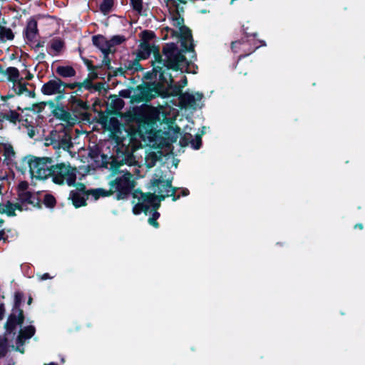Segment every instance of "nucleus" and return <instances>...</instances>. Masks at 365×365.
<instances>
[{
	"label": "nucleus",
	"instance_id": "obj_43",
	"mask_svg": "<svg viewBox=\"0 0 365 365\" xmlns=\"http://www.w3.org/2000/svg\"><path fill=\"white\" fill-rule=\"evenodd\" d=\"M111 53V50L108 51L103 52V58L102 61V64L104 65L108 70H112L113 68L111 66V60L109 57V54Z\"/></svg>",
	"mask_w": 365,
	"mask_h": 365
},
{
	"label": "nucleus",
	"instance_id": "obj_3",
	"mask_svg": "<svg viewBox=\"0 0 365 365\" xmlns=\"http://www.w3.org/2000/svg\"><path fill=\"white\" fill-rule=\"evenodd\" d=\"M170 70L163 71L157 74V78L150 81V85L145 87L146 90H143V93L148 100H153L155 98L160 97L162 98H169L170 96L176 97L182 94V86L175 83Z\"/></svg>",
	"mask_w": 365,
	"mask_h": 365
},
{
	"label": "nucleus",
	"instance_id": "obj_10",
	"mask_svg": "<svg viewBox=\"0 0 365 365\" xmlns=\"http://www.w3.org/2000/svg\"><path fill=\"white\" fill-rule=\"evenodd\" d=\"M70 109L73 115V124H76L79 120V115L83 111H88L90 109V105L87 101H83L81 99L78 98L76 96H71L68 99Z\"/></svg>",
	"mask_w": 365,
	"mask_h": 365
},
{
	"label": "nucleus",
	"instance_id": "obj_47",
	"mask_svg": "<svg viewBox=\"0 0 365 365\" xmlns=\"http://www.w3.org/2000/svg\"><path fill=\"white\" fill-rule=\"evenodd\" d=\"M192 135L190 133H185L180 139V145L181 147H186L190 144Z\"/></svg>",
	"mask_w": 365,
	"mask_h": 365
},
{
	"label": "nucleus",
	"instance_id": "obj_24",
	"mask_svg": "<svg viewBox=\"0 0 365 365\" xmlns=\"http://www.w3.org/2000/svg\"><path fill=\"white\" fill-rule=\"evenodd\" d=\"M152 53V50L150 48V43H140L138 46V51L136 54V56L138 58L145 60L148 59L150 54Z\"/></svg>",
	"mask_w": 365,
	"mask_h": 365
},
{
	"label": "nucleus",
	"instance_id": "obj_49",
	"mask_svg": "<svg viewBox=\"0 0 365 365\" xmlns=\"http://www.w3.org/2000/svg\"><path fill=\"white\" fill-rule=\"evenodd\" d=\"M142 60L143 59L138 58V56H136L134 60H133V72L143 71L144 70V68L140 63V61Z\"/></svg>",
	"mask_w": 365,
	"mask_h": 365
},
{
	"label": "nucleus",
	"instance_id": "obj_17",
	"mask_svg": "<svg viewBox=\"0 0 365 365\" xmlns=\"http://www.w3.org/2000/svg\"><path fill=\"white\" fill-rule=\"evenodd\" d=\"M196 104V99L193 94L187 92L180 94L179 96V106L181 108H195Z\"/></svg>",
	"mask_w": 365,
	"mask_h": 365
},
{
	"label": "nucleus",
	"instance_id": "obj_23",
	"mask_svg": "<svg viewBox=\"0 0 365 365\" xmlns=\"http://www.w3.org/2000/svg\"><path fill=\"white\" fill-rule=\"evenodd\" d=\"M56 73L62 78H71L76 74V70L71 66H58Z\"/></svg>",
	"mask_w": 365,
	"mask_h": 365
},
{
	"label": "nucleus",
	"instance_id": "obj_18",
	"mask_svg": "<svg viewBox=\"0 0 365 365\" xmlns=\"http://www.w3.org/2000/svg\"><path fill=\"white\" fill-rule=\"evenodd\" d=\"M4 161L7 165H13L14 159L16 157V152L13 145L10 143H1Z\"/></svg>",
	"mask_w": 365,
	"mask_h": 365
},
{
	"label": "nucleus",
	"instance_id": "obj_52",
	"mask_svg": "<svg viewBox=\"0 0 365 365\" xmlns=\"http://www.w3.org/2000/svg\"><path fill=\"white\" fill-rule=\"evenodd\" d=\"M83 62L89 71L97 70L101 67V66H93V62L87 58H83Z\"/></svg>",
	"mask_w": 365,
	"mask_h": 365
},
{
	"label": "nucleus",
	"instance_id": "obj_51",
	"mask_svg": "<svg viewBox=\"0 0 365 365\" xmlns=\"http://www.w3.org/2000/svg\"><path fill=\"white\" fill-rule=\"evenodd\" d=\"M29 187V184L27 181H21L19 185H17V187H16V192L17 193L18 192H24V191H28V188Z\"/></svg>",
	"mask_w": 365,
	"mask_h": 365
},
{
	"label": "nucleus",
	"instance_id": "obj_21",
	"mask_svg": "<svg viewBox=\"0 0 365 365\" xmlns=\"http://www.w3.org/2000/svg\"><path fill=\"white\" fill-rule=\"evenodd\" d=\"M68 199L71 200L72 203L76 208H79L87 205L86 199L76 190L70 191Z\"/></svg>",
	"mask_w": 365,
	"mask_h": 365
},
{
	"label": "nucleus",
	"instance_id": "obj_20",
	"mask_svg": "<svg viewBox=\"0 0 365 365\" xmlns=\"http://www.w3.org/2000/svg\"><path fill=\"white\" fill-rule=\"evenodd\" d=\"M0 72L7 76V80L10 82H12L13 84H15L16 82L19 81L20 78V73L17 68L16 67H8L6 70H3L1 65H0Z\"/></svg>",
	"mask_w": 365,
	"mask_h": 365
},
{
	"label": "nucleus",
	"instance_id": "obj_30",
	"mask_svg": "<svg viewBox=\"0 0 365 365\" xmlns=\"http://www.w3.org/2000/svg\"><path fill=\"white\" fill-rule=\"evenodd\" d=\"M24 296L21 292H16L14 294V302L12 308L13 312H19L22 310L21 306L24 302Z\"/></svg>",
	"mask_w": 365,
	"mask_h": 365
},
{
	"label": "nucleus",
	"instance_id": "obj_64",
	"mask_svg": "<svg viewBox=\"0 0 365 365\" xmlns=\"http://www.w3.org/2000/svg\"><path fill=\"white\" fill-rule=\"evenodd\" d=\"M23 205L24 204H21L20 202H19L14 203L15 211L16 210H19V211H23L24 210Z\"/></svg>",
	"mask_w": 365,
	"mask_h": 365
},
{
	"label": "nucleus",
	"instance_id": "obj_57",
	"mask_svg": "<svg viewBox=\"0 0 365 365\" xmlns=\"http://www.w3.org/2000/svg\"><path fill=\"white\" fill-rule=\"evenodd\" d=\"M125 71L124 68L120 67L113 71V76H125Z\"/></svg>",
	"mask_w": 365,
	"mask_h": 365
},
{
	"label": "nucleus",
	"instance_id": "obj_25",
	"mask_svg": "<svg viewBox=\"0 0 365 365\" xmlns=\"http://www.w3.org/2000/svg\"><path fill=\"white\" fill-rule=\"evenodd\" d=\"M91 195L94 200H98L101 197H109L112 195V191L104 188L89 189L88 196Z\"/></svg>",
	"mask_w": 365,
	"mask_h": 365
},
{
	"label": "nucleus",
	"instance_id": "obj_41",
	"mask_svg": "<svg viewBox=\"0 0 365 365\" xmlns=\"http://www.w3.org/2000/svg\"><path fill=\"white\" fill-rule=\"evenodd\" d=\"M170 19L173 21V26L180 29V26H185V19L183 16L170 14Z\"/></svg>",
	"mask_w": 365,
	"mask_h": 365
},
{
	"label": "nucleus",
	"instance_id": "obj_15",
	"mask_svg": "<svg viewBox=\"0 0 365 365\" xmlns=\"http://www.w3.org/2000/svg\"><path fill=\"white\" fill-rule=\"evenodd\" d=\"M18 200L21 204H29L32 205L34 207L37 209H41L42 205L40 197H36V202L31 201V198L34 197V193L30 191H24L17 193Z\"/></svg>",
	"mask_w": 365,
	"mask_h": 365
},
{
	"label": "nucleus",
	"instance_id": "obj_39",
	"mask_svg": "<svg viewBox=\"0 0 365 365\" xmlns=\"http://www.w3.org/2000/svg\"><path fill=\"white\" fill-rule=\"evenodd\" d=\"M142 42L149 43V41L155 38V34L151 30H144L140 33Z\"/></svg>",
	"mask_w": 365,
	"mask_h": 365
},
{
	"label": "nucleus",
	"instance_id": "obj_63",
	"mask_svg": "<svg viewBox=\"0 0 365 365\" xmlns=\"http://www.w3.org/2000/svg\"><path fill=\"white\" fill-rule=\"evenodd\" d=\"M101 101L99 98H96L95 100V101L93 102V105H92V107H93V110L94 112H97V110H96V107L98 106H101Z\"/></svg>",
	"mask_w": 365,
	"mask_h": 365
},
{
	"label": "nucleus",
	"instance_id": "obj_50",
	"mask_svg": "<svg viewBox=\"0 0 365 365\" xmlns=\"http://www.w3.org/2000/svg\"><path fill=\"white\" fill-rule=\"evenodd\" d=\"M72 187H76V190L78 192H81L86 195L88 196V190H86V187L85 185V184H83V182H76V180L75 181V185H73Z\"/></svg>",
	"mask_w": 365,
	"mask_h": 365
},
{
	"label": "nucleus",
	"instance_id": "obj_56",
	"mask_svg": "<svg viewBox=\"0 0 365 365\" xmlns=\"http://www.w3.org/2000/svg\"><path fill=\"white\" fill-rule=\"evenodd\" d=\"M91 117V114L87 111H83L81 114L79 115V120H82L83 121L89 122Z\"/></svg>",
	"mask_w": 365,
	"mask_h": 365
},
{
	"label": "nucleus",
	"instance_id": "obj_42",
	"mask_svg": "<svg viewBox=\"0 0 365 365\" xmlns=\"http://www.w3.org/2000/svg\"><path fill=\"white\" fill-rule=\"evenodd\" d=\"M4 213H6L9 217H14L16 215L14 203L8 200L4 206Z\"/></svg>",
	"mask_w": 365,
	"mask_h": 365
},
{
	"label": "nucleus",
	"instance_id": "obj_36",
	"mask_svg": "<svg viewBox=\"0 0 365 365\" xmlns=\"http://www.w3.org/2000/svg\"><path fill=\"white\" fill-rule=\"evenodd\" d=\"M43 204L47 208L53 209L56 205V200L55 197L50 194L46 193L44 195L43 202L41 204Z\"/></svg>",
	"mask_w": 365,
	"mask_h": 365
},
{
	"label": "nucleus",
	"instance_id": "obj_8",
	"mask_svg": "<svg viewBox=\"0 0 365 365\" xmlns=\"http://www.w3.org/2000/svg\"><path fill=\"white\" fill-rule=\"evenodd\" d=\"M176 38H180V39L182 48L180 49V51L182 53L184 54V53L191 52L192 53L190 58L191 61H196L197 54L194 49L195 44L191 29L185 25L180 26L179 31H178Z\"/></svg>",
	"mask_w": 365,
	"mask_h": 365
},
{
	"label": "nucleus",
	"instance_id": "obj_7",
	"mask_svg": "<svg viewBox=\"0 0 365 365\" xmlns=\"http://www.w3.org/2000/svg\"><path fill=\"white\" fill-rule=\"evenodd\" d=\"M150 85V81H143L141 84L138 85L136 87H128L119 91L118 96L123 98H130V103L132 104L148 103L151 100H148L145 98L143 90H146L145 87Z\"/></svg>",
	"mask_w": 365,
	"mask_h": 365
},
{
	"label": "nucleus",
	"instance_id": "obj_35",
	"mask_svg": "<svg viewBox=\"0 0 365 365\" xmlns=\"http://www.w3.org/2000/svg\"><path fill=\"white\" fill-rule=\"evenodd\" d=\"M64 47L65 43L60 38H54L51 41V48L56 52V54L59 53Z\"/></svg>",
	"mask_w": 365,
	"mask_h": 365
},
{
	"label": "nucleus",
	"instance_id": "obj_2",
	"mask_svg": "<svg viewBox=\"0 0 365 365\" xmlns=\"http://www.w3.org/2000/svg\"><path fill=\"white\" fill-rule=\"evenodd\" d=\"M150 183L153 187H158V195H155L154 192H143L140 189L135 190L132 195L133 198L138 199V202L133 207L134 215H140L141 212L148 215L150 205H154L155 209H159L161 201L168 197H171L173 201L180 198V195H176L180 188L173 187L171 180L154 178L151 180Z\"/></svg>",
	"mask_w": 365,
	"mask_h": 365
},
{
	"label": "nucleus",
	"instance_id": "obj_1",
	"mask_svg": "<svg viewBox=\"0 0 365 365\" xmlns=\"http://www.w3.org/2000/svg\"><path fill=\"white\" fill-rule=\"evenodd\" d=\"M150 48L153 55V59L150 61L152 69L144 73L143 81H152L157 78L158 73L165 70L182 71L186 67V72L188 73L187 67L190 61L182 53L176 43H165L161 52L158 46L153 44Z\"/></svg>",
	"mask_w": 365,
	"mask_h": 365
},
{
	"label": "nucleus",
	"instance_id": "obj_11",
	"mask_svg": "<svg viewBox=\"0 0 365 365\" xmlns=\"http://www.w3.org/2000/svg\"><path fill=\"white\" fill-rule=\"evenodd\" d=\"M4 120H8L14 124H16L17 122L21 123L26 128L34 127L33 121L29 120L28 115H22L14 110H9L8 113L0 112V122Z\"/></svg>",
	"mask_w": 365,
	"mask_h": 365
},
{
	"label": "nucleus",
	"instance_id": "obj_28",
	"mask_svg": "<svg viewBox=\"0 0 365 365\" xmlns=\"http://www.w3.org/2000/svg\"><path fill=\"white\" fill-rule=\"evenodd\" d=\"M14 38V34L10 28L4 27L0 25V40L6 41H11Z\"/></svg>",
	"mask_w": 365,
	"mask_h": 365
},
{
	"label": "nucleus",
	"instance_id": "obj_4",
	"mask_svg": "<svg viewBox=\"0 0 365 365\" xmlns=\"http://www.w3.org/2000/svg\"><path fill=\"white\" fill-rule=\"evenodd\" d=\"M125 117L128 122L136 124L137 132L141 137L153 133L160 120L158 113L143 107L133 108L125 113Z\"/></svg>",
	"mask_w": 365,
	"mask_h": 365
},
{
	"label": "nucleus",
	"instance_id": "obj_13",
	"mask_svg": "<svg viewBox=\"0 0 365 365\" xmlns=\"http://www.w3.org/2000/svg\"><path fill=\"white\" fill-rule=\"evenodd\" d=\"M25 320V316L23 310L19 312H11L7 319L4 325L6 333L11 334L16 330V326H21Z\"/></svg>",
	"mask_w": 365,
	"mask_h": 365
},
{
	"label": "nucleus",
	"instance_id": "obj_22",
	"mask_svg": "<svg viewBox=\"0 0 365 365\" xmlns=\"http://www.w3.org/2000/svg\"><path fill=\"white\" fill-rule=\"evenodd\" d=\"M54 141H58V146L65 150H68L73 146L71 137L66 132L63 133L62 137L58 136V140L55 138L52 139V143H53Z\"/></svg>",
	"mask_w": 365,
	"mask_h": 365
},
{
	"label": "nucleus",
	"instance_id": "obj_19",
	"mask_svg": "<svg viewBox=\"0 0 365 365\" xmlns=\"http://www.w3.org/2000/svg\"><path fill=\"white\" fill-rule=\"evenodd\" d=\"M92 42L102 53L110 51L108 41L101 34L93 36Z\"/></svg>",
	"mask_w": 365,
	"mask_h": 365
},
{
	"label": "nucleus",
	"instance_id": "obj_38",
	"mask_svg": "<svg viewBox=\"0 0 365 365\" xmlns=\"http://www.w3.org/2000/svg\"><path fill=\"white\" fill-rule=\"evenodd\" d=\"M126 41V38L123 35H115L108 40L110 49L115 46L120 45Z\"/></svg>",
	"mask_w": 365,
	"mask_h": 365
},
{
	"label": "nucleus",
	"instance_id": "obj_9",
	"mask_svg": "<svg viewBox=\"0 0 365 365\" xmlns=\"http://www.w3.org/2000/svg\"><path fill=\"white\" fill-rule=\"evenodd\" d=\"M23 36L26 43L34 44L37 41L39 36L38 29V22L34 16H31L26 23V27L23 31Z\"/></svg>",
	"mask_w": 365,
	"mask_h": 365
},
{
	"label": "nucleus",
	"instance_id": "obj_54",
	"mask_svg": "<svg viewBox=\"0 0 365 365\" xmlns=\"http://www.w3.org/2000/svg\"><path fill=\"white\" fill-rule=\"evenodd\" d=\"M65 88H68L70 89H74V88H77L78 90L80 91L79 90V82L66 83V82L63 81L62 88H63L65 90Z\"/></svg>",
	"mask_w": 365,
	"mask_h": 365
},
{
	"label": "nucleus",
	"instance_id": "obj_14",
	"mask_svg": "<svg viewBox=\"0 0 365 365\" xmlns=\"http://www.w3.org/2000/svg\"><path fill=\"white\" fill-rule=\"evenodd\" d=\"M39 165H38L36 178L40 180L47 179L51 175V168L53 163L51 158H40Z\"/></svg>",
	"mask_w": 365,
	"mask_h": 365
},
{
	"label": "nucleus",
	"instance_id": "obj_59",
	"mask_svg": "<svg viewBox=\"0 0 365 365\" xmlns=\"http://www.w3.org/2000/svg\"><path fill=\"white\" fill-rule=\"evenodd\" d=\"M103 88H104V83L99 82V83L94 84V86L93 87L92 89H93L96 91L100 92Z\"/></svg>",
	"mask_w": 365,
	"mask_h": 365
},
{
	"label": "nucleus",
	"instance_id": "obj_33",
	"mask_svg": "<svg viewBox=\"0 0 365 365\" xmlns=\"http://www.w3.org/2000/svg\"><path fill=\"white\" fill-rule=\"evenodd\" d=\"M46 105V102H40V103H34L32 107H27L24 109L21 108L20 106H18L17 110H21V111L30 110V111H34L36 113H39L42 112V110L44 109Z\"/></svg>",
	"mask_w": 365,
	"mask_h": 365
},
{
	"label": "nucleus",
	"instance_id": "obj_26",
	"mask_svg": "<svg viewBox=\"0 0 365 365\" xmlns=\"http://www.w3.org/2000/svg\"><path fill=\"white\" fill-rule=\"evenodd\" d=\"M30 155L24 157L19 162H13L16 169L22 174H24L29 170Z\"/></svg>",
	"mask_w": 365,
	"mask_h": 365
},
{
	"label": "nucleus",
	"instance_id": "obj_12",
	"mask_svg": "<svg viewBox=\"0 0 365 365\" xmlns=\"http://www.w3.org/2000/svg\"><path fill=\"white\" fill-rule=\"evenodd\" d=\"M62 84L63 81L55 76L53 79L49 80L42 86L41 91L46 96L65 94L66 91L62 88Z\"/></svg>",
	"mask_w": 365,
	"mask_h": 365
},
{
	"label": "nucleus",
	"instance_id": "obj_31",
	"mask_svg": "<svg viewBox=\"0 0 365 365\" xmlns=\"http://www.w3.org/2000/svg\"><path fill=\"white\" fill-rule=\"evenodd\" d=\"M113 6L114 0H103L99 5V10L103 14L108 15L111 11Z\"/></svg>",
	"mask_w": 365,
	"mask_h": 365
},
{
	"label": "nucleus",
	"instance_id": "obj_34",
	"mask_svg": "<svg viewBox=\"0 0 365 365\" xmlns=\"http://www.w3.org/2000/svg\"><path fill=\"white\" fill-rule=\"evenodd\" d=\"M125 105L123 100L116 96H113L111 98L110 101V108L115 110V112H118Z\"/></svg>",
	"mask_w": 365,
	"mask_h": 365
},
{
	"label": "nucleus",
	"instance_id": "obj_32",
	"mask_svg": "<svg viewBox=\"0 0 365 365\" xmlns=\"http://www.w3.org/2000/svg\"><path fill=\"white\" fill-rule=\"evenodd\" d=\"M106 128L110 130L111 133H117L120 131V124L119 120L114 117L108 118V123Z\"/></svg>",
	"mask_w": 365,
	"mask_h": 365
},
{
	"label": "nucleus",
	"instance_id": "obj_48",
	"mask_svg": "<svg viewBox=\"0 0 365 365\" xmlns=\"http://www.w3.org/2000/svg\"><path fill=\"white\" fill-rule=\"evenodd\" d=\"M172 4L175 7V9L173 11H170V14L183 16V14L185 12L184 8L182 6H180L175 1H173V4Z\"/></svg>",
	"mask_w": 365,
	"mask_h": 365
},
{
	"label": "nucleus",
	"instance_id": "obj_61",
	"mask_svg": "<svg viewBox=\"0 0 365 365\" xmlns=\"http://www.w3.org/2000/svg\"><path fill=\"white\" fill-rule=\"evenodd\" d=\"M125 71H133V61H128L124 63Z\"/></svg>",
	"mask_w": 365,
	"mask_h": 365
},
{
	"label": "nucleus",
	"instance_id": "obj_27",
	"mask_svg": "<svg viewBox=\"0 0 365 365\" xmlns=\"http://www.w3.org/2000/svg\"><path fill=\"white\" fill-rule=\"evenodd\" d=\"M39 157H36L30 155L29 158V171L32 178H36L38 165H39L40 161Z\"/></svg>",
	"mask_w": 365,
	"mask_h": 365
},
{
	"label": "nucleus",
	"instance_id": "obj_6",
	"mask_svg": "<svg viewBox=\"0 0 365 365\" xmlns=\"http://www.w3.org/2000/svg\"><path fill=\"white\" fill-rule=\"evenodd\" d=\"M52 180L55 184L63 185L66 183L68 186L75 185L76 180L77 169L72 167L69 163L66 165L63 163L53 165L51 168Z\"/></svg>",
	"mask_w": 365,
	"mask_h": 365
},
{
	"label": "nucleus",
	"instance_id": "obj_29",
	"mask_svg": "<svg viewBox=\"0 0 365 365\" xmlns=\"http://www.w3.org/2000/svg\"><path fill=\"white\" fill-rule=\"evenodd\" d=\"M23 78H21L19 81L16 82L13 85V90L17 95H21L22 93L27 91V86H34L33 84H29L28 83H23Z\"/></svg>",
	"mask_w": 365,
	"mask_h": 365
},
{
	"label": "nucleus",
	"instance_id": "obj_16",
	"mask_svg": "<svg viewBox=\"0 0 365 365\" xmlns=\"http://www.w3.org/2000/svg\"><path fill=\"white\" fill-rule=\"evenodd\" d=\"M53 116L61 120V121H63L71 125H73L74 124L72 123V121L73 120V117L72 116V114L64 109L63 106H57L55 107V108L52 111Z\"/></svg>",
	"mask_w": 365,
	"mask_h": 365
},
{
	"label": "nucleus",
	"instance_id": "obj_58",
	"mask_svg": "<svg viewBox=\"0 0 365 365\" xmlns=\"http://www.w3.org/2000/svg\"><path fill=\"white\" fill-rule=\"evenodd\" d=\"M148 222L149 225L154 227L155 228H158L160 227L158 220L151 216L148 218Z\"/></svg>",
	"mask_w": 365,
	"mask_h": 365
},
{
	"label": "nucleus",
	"instance_id": "obj_37",
	"mask_svg": "<svg viewBox=\"0 0 365 365\" xmlns=\"http://www.w3.org/2000/svg\"><path fill=\"white\" fill-rule=\"evenodd\" d=\"M19 332L21 336H24L26 339H29L35 334L36 328L32 325L26 326L21 329Z\"/></svg>",
	"mask_w": 365,
	"mask_h": 365
},
{
	"label": "nucleus",
	"instance_id": "obj_44",
	"mask_svg": "<svg viewBox=\"0 0 365 365\" xmlns=\"http://www.w3.org/2000/svg\"><path fill=\"white\" fill-rule=\"evenodd\" d=\"M130 4L133 10L141 14L143 11V0H130Z\"/></svg>",
	"mask_w": 365,
	"mask_h": 365
},
{
	"label": "nucleus",
	"instance_id": "obj_60",
	"mask_svg": "<svg viewBox=\"0 0 365 365\" xmlns=\"http://www.w3.org/2000/svg\"><path fill=\"white\" fill-rule=\"evenodd\" d=\"M98 73L96 72V70L90 71V73L88 76V78H91V80L93 81V80L98 78Z\"/></svg>",
	"mask_w": 365,
	"mask_h": 365
},
{
	"label": "nucleus",
	"instance_id": "obj_45",
	"mask_svg": "<svg viewBox=\"0 0 365 365\" xmlns=\"http://www.w3.org/2000/svg\"><path fill=\"white\" fill-rule=\"evenodd\" d=\"M190 145L193 149L199 150L202 146L201 135L197 134L195 135V139L191 138Z\"/></svg>",
	"mask_w": 365,
	"mask_h": 365
},
{
	"label": "nucleus",
	"instance_id": "obj_53",
	"mask_svg": "<svg viewBox=\"0 0 365 365\" xmlns=\"http://www.w3.org/2000/svg\"><path fill=\"white\" fill-rule=\"evenodd\" d=\"M166 31V34L165 35V36L163 38V39H167L168 38V34L170 33V36L172 38H175V37H177V34H178V31L173 29H171L168 26H166L163 29V31Z\"/></svg>",
	"mask_w": 365,
	"mask_h": 365
},
{
	"label": "nucleus",
	"instance_id": "obj_40",
	"mask_svg": "<svg viewBox=\"0 0 365 365\" xmlns=\"http://www.w3.org/2000/svg\"><path fill=\"white\" fill-rule=\"evenodd\" d=\"M108 113H105L103 111L98 112V117L96 119V122L101 124L103 128H106L108 123V114L111 113L109 109H107Z\"/></svg>",
	"mask_w": 365,
	"mask_h": 365
},
{
	"label": "nucleus",
	"instance_id": "obj_46",
	"mask_svg": "<svg viewBox=\"0 0 365 365\" xmlns=\"http://www.w3.org/2000/svg\"><path fill=\"white\" fill-rule=\"evenodd\" d=\"M93 86L94 84L93 83L92 81L91 80V78H88V77L83 82H79L80 91H81L82 88L91 91Z\"/></svg>",
	"mask_w": 365,
	"mask_h": 365
},
{
	"label": "nucleus",
	"instance_id": "obj_62",
	"mask_svg": "<svg viewBox=\"0 0 365 365\" xmlns=\"http://www.w3.org/2000/svg\"><path fill=\"white\" fill-rule=\"evenodd\" d=\"M5 315V306L4 303H0V321L2 320Z\"/></svg>",
	"mask_w": 365,
	"mask_h": 365
},
{
	"label": "nucleus",
	"instance_id": "obj_55",
	"mask_svg": "<svg viewBox=\"0 0 365 365\" xmlns=\"http://www.w3.org/2000/svg\"><path fill=\"white\" fill-rule=\"evenodd\" d=\"M158 209H155L154 205H150V210L148 211V213H151V217L158 219L160 216V213L158 211Z\"/></svg>",
	"mask_w": 365,
	"mask_h": 365
},
{
	"label": "nucleus",
	"instance_id": "obj_5",
	"mask_svg": "<svg viewBox=\"0 0 365 365\" xmlns=\"http://www.w3.org/2000/svg\"><path fill=\"white\" fill-rule=\"evenodd\" d=\"M136 182L130 173L126 172L121 176L116 177L109 182V189L116 200L127 199L132 193Z\"/></svg>",
	"mask_w": 365,
	"mask_h": 365
}]
</instances>
